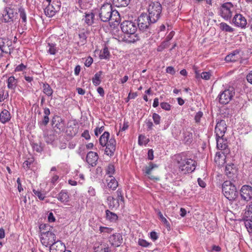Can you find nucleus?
Instances as JSON below:
<instances>
[{"label":"nucleus","mask_w":252,"mask_h":252,"mask_svg":"<svg viewBox=\"0 0 252 252\" xmlns=\"http://www.w3.org/2000/svg\"><path fill=\"white\" fill-rule=\"evenodd\" d=\"M226 127L224 120H221L218 122L215 129L216 137H223L226 131Z\"/></svg>","instance_id":"14"},{"label":"nucleus","mask_w":252,"mask_h":252,"mask_svg":"<svg viewBox=\"0 0 252 252\" xmlns=\"http://www.w3.org/2000/svg\"><path fill=\"white\" fill-rule=\"evenodd\" d=\"M160 107L162 109L165 110H170L171 109V105L167 102H161L160 103Z\"/></svg>","instance_id":"53"},{"label":"nucleus","mask_w":252,"mask_h":252,"mask_svg":"<svg viewBox=\"0 0 252 252\" xmlns=\"http://www.w3.org/2000/svg\"><path fill=\"white\" fill-rule=\"evenodd\" d=\"M247 80L249 83L252 84V70L247 75Z\"/></svg>","instance_id":"64"},{"label":"nucleus","mask_w":252,"mask_h":252,"mask_svg":"<svg viewBox=\"0 0 252 252\" xmlns=\"http://www.w3.org/2000/svg\"><path fill=\"white\" fill-rule=\"evenodd\" d=\"M94 15L93 13L89 12L85 13V18L83 19V20H84V22L88 26H91L94 23Z\"/></svg>","instance_id":"29"},{"label":"nucleus","mask_w":252,"mask_h":252,"mask_svg":"<svg viewBox=\"0 0 252 252\" xmlns=\"http://www.w3.org/2000/svg\"><path fill=\"white\" fill-rule=\"evenodd\" d=\"M234 9L233 4L230 2H225L221 5L219 8V15L225 21H229L232 19Z\"/></svg>","instance_id":"8"},{"label":"nucleus","mask_w":252,"mask_h":252,"mask_svg":"<svg viewBox=\"0 0 252 252\" xmlns=\"http://www.w3.org/2000/svg\"><path fill=\"white\" fill-rule=\"evenodd\" d=\"M222 192L229 200H234L238 195L236 187L229 181H225L222 185Z\"/></svg>","instance_id":"7"},{"label":"nucleus","mask_w":252,"mask_h":252,"mask_svg":"<svg viewBox=\"0 0 252 252\" xmlns=\"http://www.w3.org/2000/svg\"><path fill=\"white\" fill-rule=\"evenodd\" d=\"M12 41L7 38H0V49L5 54L10 53Z\"/></svg>","instance_id":"16"},{"label":"nucleus","mask_w":252,"mask_h":252,"mask_svg":"<svg viewBox=\"0 0 252 252\" xmlns=\"http://www.w3.org/2000/svg\"><path fill=\"white\" fill-rule=\"evenodd\" d=\"M87 34V32H81L79 33L78 35L80 39V42L82 45H83L86 43Z\"/></svg>","instance_id":"42"},{"label":"nucleus","mask_w":252,"mask_h":252,"mask_svg":"<svg viewBox=\"0 0 252 252\" xmlns=\"http://www.w3.org/2000/svg\"><path fill=\"white\" fill-rule=\"evenodd\" d=\"M43 92L48 96L52 97L53 90L47 83L43 84Z\"/></svg>","instance_id":"32"},{"label":"nucleus","mask_w":252,"mask_h":252,"mask_svg":"<svg viewBox=\"0 0 252 252\" xmlns=\"http://www.w3.org/2000/svg\"><path fill=\"white\" fill-rule=\"evenodd\" d=\"M240 195L242 199L249 201L252 199V187L249 185H244L240 190Z\"/></svg>","instance_id":"15"},{"label":"nucleus","mask_w":252,"mask_h":252,"mask_svg":"<svg viewBox=\"0 0 252 252\" xmlns=\"http://www.w3.org/2000/svg\"><path fill=\"white\" fill-rule=\"evenodd\" d=\"M102 71H99L98 72L96 73L94 77L92 78V82L93 84L96 86L99 85L101 83V76L102 74Z\"/></svg>","instance_id":"34"},{"label":"nucleus","mask_w":252,"mask_h":252,"mask_svg":"<svg viewBox=\"0 0 252 252\" xmlns=\"http://www.w3.org/2000/svg\"><path fill=\"white\" fill-rule=\"evenodd\" d=\"M109 135L108 132H104L100 137L99 142L101 146L106 147L105 154L111 157L114 155L116 150V141L113 138L109 139Z\"/></svg>","instance_id":"3"},{"label":"nucleus","mask_w":252,"mask_h":252,"mask_svg":"<svg viewBox=\"0 0 252 252\" xmlns=\"http://www.w3.org/2000/svg\"><path fill=\"white\" fill-rule=\"evenodd\" d=\"M47 52L50 55H55L58 51L59 49L56 47L57 44L54 42H50V39L49 38L47 40Z\"/></svg>","instance_id":"23"},{"label":"nucleus","mask_w":252,"mask_h":252,"mask_svg":"<svg viewBox=\"0 0 252 252\" xmlns=\"http://www.w3.org/2000/svg\"><path fill=\"white\" fill-rule=\"evenodd\" d=\"M33 161V158H29L28 160L25 161L23 164V168L26 170L30 169L31 164Z\"/></svg>","instance_id":"46"},{"label":"nucleus","mask_w":252,"mask_h":252,"mask_svg":"<svg viewBox=\"0 0 252 252\" xmlns=\"http://www.w3.org/2000/svg\"><path fill=\"white\" fill-rule=\"evenodd\" d=\"M106 218L111 222H115L118 220V216L116 214L108 210H106Z\"/></svg>","instance_id":"31"},{"label":"nucleus","mask_w":252,"mask_h":252,"mask_svg":"<svg viewBox=\"0 0 252 252\" xmlns=\"http://www.w3.org/2000/svg\"><path fill=\"white\" fill-rule=\"evenodd\" d=\"M146 125L148 130H152L153 127V124L151 120H146Z\"/></svg>","instance_id":"60"},{"label":"nucleus","mask_w":252,"mask_h":252,"mask_svg":"<svg viewBox=\"0 0 252 252\" xmlns=\"http://www.w3.org/2000/svg\"><path fill=\"white\" fill-rule=\"evenodd\" d=\"M195 73L196 78L201 77L202 79L205 80H209L211 76V73L210 72H203L201 73V74H200L198 73V72L197 70H196L195 71Z\"/></svg>","instance_id":"36"},{"label":"nucleus","mask_w":252,"mask_h":252,"mask_svg":"<svg viewBox=\"0 0 252 252\" xmlns=\"http://www.w3.org/2000/svg\"><path fill=\"white\" fill-rule=\"evenodd\" d=\"M106 182L108 188L115 190L118 186V183L113 177H109L106 178Z\"/></svg>","instance_id":"27"},{"label":"nucleus","mask_w":252,"mask_h":252,"mask_svg":"<svg viewBox=\"0 0 252 252\" xmlns=\"http://www.w3.org/2000/svg\"><path fill=\"white\" fill-rule=\"evenodd\" d=\"M32 148L37 152H40L42 151L41 147L37 143H33L32 144Z\"/></svg>","instance_id":"57"},{"label":"nucleus","mask_w":252,"mask_h":252,"mask_svg":"<svg viewBox=\"0 0 252 252\" xmlns=\"http://www.w3.org/2000/svg\"><path fill=\"white\" fill-rule=\"evenodd\" d=\"M93 60L91 57H89L86 60L85 65L87 67H89L92 64Z\"/></svg>","instance_id":"58"},{"label":"nucleus","mask_w":252,"mask_h":252,"mask_svg":"<svg viewBox=\"0 0 252 252\" xmlns=\"http://www.w3.org/2000/svg\"><path fill=\"white\" fill-rule=\"evenodd\" d=\"M178 167L181 174H186L193 172L196 167L195 161L185 157H180L178 159Z\"/></svg>","instance_id":"4"},{"label":"nucleus","mask_w":252,"mask_h":252,"mask_svg":"<svg viewBox=\"0 0 252 252\" xmlns=\"http://www.w3.org/2000/svg\"><path fill=\"white\" fill-rule=\"evenodd\" d=\"M118 200L124 201V197L122 193V191L119 189L117 191Z\"/></svg>","instance_id":"63"},{"label":"nucleus","mask_w":252,"mask_h":252,"mask_svg":"<svg viewBox=\"0 0 252 252\" xmlns=\"http://www.w3.org/2000/svg\"><path fill=\"white\" fill-rule=\"evenodd\" d=\"M40 241L42 244L46 247L50 246L56 242V235L51 231L41 232Z\"/></svg>","instance_id":"11"},{"label":"nucleus","mask_w":252,"mask_h":252,"mask_svg":"<svg viewBox=\"0 0 252 252\" xmlns=\"http://www.w3.org/2000/svg\"><path fill=\"white\" fill-rule=\"evenodd\" d=\"M32 191L34 195L38 197L39 199L40 200H43L44 199L45 197V194L44 192H41L39 190H35V189H33Z\"/></svg>","instance_id":"44"},{"label":"nucleus","mask_w":252,"mask_h":252,"mask_svg":"<svg viewBox=\"0 0 252 252\" xmlns=\"http://www.w3.org/2000/svg\"><path fill=\"white\" fill-rule=\"evenodd\" d=\"M158 167L157 165L152 162H150L148 166L145 167L144 171L146 175H150L154 168Z\"/></svg>","instance_id":"39"},{"label":"nucleus","mask_w":252,"mask_h":252,"mask_svg":"<svg viewBox=\"0 0 252 252\" xmlns=\"http://www.w3.org/2000/svg\"><path fill=\"white\" fill-rule=\"evenodd\" d=\"M82 136L85 138L86 140H88L90 138V135L89 131L87 130H85L82 134Z\"/></svg>","instance_id":"62"},{"label":"nucleus","mask_w":252,"mask_h":252,"mask_svg":"<svg viewBox=\"0 0 252 252\" xmlns=\"http://www.w3.org/2000/svg\"><path fill=\"white\" fill-rule=\"evenodd\" d=\"M225 171L228 177L231 178L237 175V169L234 164H227L226 165Z\"/></svg>","instance_id":"21"},{"label":"nucleus","mask_w":252,"mask_h":252,"mask_svg":"<svg viewBox=\"0 0 252 252\" xmlns=\"http://www.w3.org/2000/svg\"><path fill=\"white\" fill-rule=\"evenodd\" d=\"M88 193L90 197H94L95 195V189L92 187H90L88 188Z\"/></svg>","instance_id":"55"},{"label":"nucleus","mask_w":252,"mask_h":252,"mask_svg":"<svg viewBox=\"0 0 252 252\" xmlns=\"http://www.w3.org/2000/svg\"><path fill=\"white\" fill-rule=\"evenodd\" d=\"M232 24L235 27L241 29H245L247 25V21L246 18L241 14L235 13L234 17L231 19Z\"/></svg>","instance_id":"13"},{"label":"nucleus","mask_w":252,"mask_h":252,"mask_svg":"<svg viewBox=\"0 0 252 252\" xmlns=\"http://www.w3.org/2000/svg\"><path fill=\"white\" fill-rule=\"evenodd\" d=\"M17 12L16 9L12 6L5 7L1 12L0 21L10 24L14 23L17 19Z\"/></svg>","instance_id":"6"},{"label":"nucleus","mask_w":252,"mask_h":252,"mask_svg":"<svg viewBox=\"0 0 252 252\" xmlns=\"http://www.w3.org/2000/svg\"><path fill=\"white\" fill-rule=\"evenodd\" d=\"M99 16L100 20L104 22L111 20L112 22H119L120 16L116 10H113L112 5L108 3L103 4L100 8Z\"/></svg>","instance_id":"2"},{"label":"nucleus","mask_w":252,"mask_h":252,"mask_svg":"<svg viewBox=\"0 0 252 252\" xmlns=\"http://www.w3.org/2000/svg\"><path fill=\"white\" fill-rule=\"evenodd\" d=\"M121 28L125 34H129L125 40L128 43H134L140 40V37L136 32L137 30V23L133 21H125L122 23Z\"/></svg>","instance_id":"1"},{"label":"nucleus","mask_w":252,"mask_h":252,"mask_svg":"<svg viewBox=\"0 0 252 252\" xmlns=\"http://www.w3.org/2000/svg\"><path fill=\"white\" fill-rule=\"evenodd\" d=\"M10 119V114L8 111L6 109L3 110L0 113V121L4 124L8 122Z\"/></svg>","instance_id":"28"},{"label":"nucleus","mask_w":252,"mask_h":252,"mask_svg":"<svg viewBox=\"0 0 252 252\" xmlns=\"http://www.w3.org/2000/svg\"><path fill=\"white\" fill-rule=\"evenodd\" d=\"M220 28L221 31L225 32H232L234 31V28L224 22H221L220 24Z\"/></svg>","instance_id":"35"},{"label":"nucleus","mask_w":252,"mask_h":252,"mask_svg":"<svg viewBox=\"0 0 252 252\" xmlns=\"http://www.w3.org/2000/svg\"><path fill=\"white\" fill-rule=\"evenodd\" d=\"M104 126H101L99 127L95 128L94 130V134L96 136H98L99 134H100L104 130Z\"/></svg>","instance_id":"56"},{"label":"nucleus","mask_w":252,"mask_h":252,"mask_svg":"<svg viewBox=\"0 0 252 252\" xmlns=\"http://www.w3.org/2000/svg\"><path fill=\"white\" fill-rule=\"evenodd\" d=\"M112 230V228L107 227L100 226L99 227V231L100 233H110Z\"/></svg>","instance_id":"51"},{"label":"nucleus","mask_w":252,"mask_h":252,"mask_svg":"<svg viewBox=\"0 0 252 252\" xmlns=\"http://www.w3.org/2000/svg\"><path fill=\"white\" fill-rule=\"evenodd\" d=\"M169 43L167 41H164L161 43V44L158 46L157 48V51L158 52H161L164 49L166 48L168 46Z\"/></svg>","instance_id":"48"},{"label":"nucleus","mask_w":252,"mask_h":252,"mask_svg":"<svg viewBox=\"0 0 252 252\" xmlns=\"http://www.w3.org/2000/svg\"><path fill=\"white\" fill-rule=\"evenodd\" d=\"M150 238L151 239H152L153 241H155L158 239V235L157 234V233L155 231H152L150 233Z\"/></svg>","instance_id":"61"},{"label":"nucleus","mask_w":252,"mask_h":252,"mask_svg":"<svg viewBox=\"0 0 252 252\" xmlns=\"http://www.w3.org/2000/svg\"><path fill=\"white\" fill-rule=\"evenodd\" d=\"M115 170L113 164H109L106 169V174L108 176L107 177L110 176L113 177L112 175L115 173Z\"/></svg>","instance_id":"38"},{"label":"nucleus","mask_w":252,"mask_h":252,"mask_svg":"<svg viewBox=\"0 0 252 252\" xmlns=\"http://www.w3.org/2000/svg\"><path fill=\"white\" fill-rule=\"evenodd\" d=\"M162 11V7L160 3L158 2H151L148 8V16L151 19L152 23L157 22L160 17Z\"/></svg>","instance_id":"5"},{"label":"nucleus","mask_w":252,"mask_h":252,"mask_svg":"<svg viewBox=\"0 0 252 252\" xmlns=\"http://www.w3.org/2000/svg\"><path fill=\"white\" fill-rule=\"evenodd\" d=\"M109 241L112 246L115 247H119L123 242L122 236L120 233L114 234L109 237Z\"/></svg>","instance_id":"17"},{"label":"nucleus","mask_w":252,"mask_h":252,"mask_svg":"<svg viewBox=\"0 0 252 252\" xmlns=\"http://www.w3.org/2000/svg\"><path fill=\"white\" fill-rule=\"evenodd\" d=\"M240 56L239 55V51L235 50L231 54L228 55L225 58V60L227 62H234L239 60Z\"/></svg>","instance_id":"26"},{"label":"nucleus","mask_w":252,"mask_h":252,"mask_svg":"<svg viewBox=\"0 0 252 252\" xmlns=\"http://www.w3.org/2000/svg\"><path fill=\"white\" fill-rule=\"evenodd\" d=\"M111 252V251L108 246V244L105 243L101 244L97 248V250L95 249V252Z\"/></svg>","instance_id":"37"},{"label":"nucleus","mask_w":252,"mask_h":252,"mask_svg":"<svg viewBox=\"0 0 252 252\" xmlns=\"http://www.w3.org/2000/svg\"><path fill=\"white\" fill-rule=\"evenodd\" d=\"M52 125L54 128L60 130L63 129L64 126V123L63 119L58 116H55L52 120Z\"/></svg>","instance_id":"20"},{"label":"nucleus","mask_w":252,"mask_h":252,"mask_svg":"<svg viewBox=\"0 0 252 252\" xmlns=\"http://www.w3.org/2000/svg\"><path fill=\"white\" fill-rule=\"evenodd\" d=\"M149 142V139L144 135H140L138 137V144L140 145H146Z\"/></svg>","instance_id":"45"},{"label":"nucleus","mask_w":252,"mask_h":252,"mask_svg":"<svg viewBox=\"0 0 252 252\" xmlns=\"http://www.w3.org/2000/svg\"><path fill=\"white\" fill-rule=\"evenodd\" d=\"M130 0H113V3L117 7H126L127 6Z\"/></svg>","instance_id":"33"},{"label":"nucleus","mask_w":252,"mask_h":252,"mask_svg":"<svg viewBox=\"0 0 252 252\" xmlns=\"http://www.w3.org/2000/svg\"><path fill=\"white\" fill-rule=\"evenodd\" d=\"M137 28L142 32L147 31L149 28L152 22L147 14L142 13L138 18Z\"/></svg>","instance_id":"10"},{"label":"nucleus","mask_w":252,"mask_h":252,"mask_svg":"<svg viewBox=\"0 0 252 252\" xmlns=\"http://www.w3.org/2000/svg\"><path fill=\"white\" fill-rule=\"evenodd\" d=\"M217 140V147L218 149L221 151H226V153H227V143L226 139H224L223 137H216Z\"/></svg>","instance_id":"22"},{"label":"nucleus","mask_w":252,"mask_h":252,"mask_svg":"<svg viewBox=\"0 0 252 252\" xmlns=\"http://www.w3.org/2000/svg\"><path fill=\"white\" fill-rule=\"evenodd\" d=\"M27 66L24 65L23 63H21L16 66L15 69V71H22L26 69Z\"/></svg>","instance_id":"54"},{"label":"nucleus","mask_w":252,"mask_h":252,"mask_svg":"<svg viewBox=\"0 0 252 252\" xmlns=\"http://www.w3.org/2000/svg\"><path fill=\"white\" fill-rule=\"evenodd\" d=\"M166 71L167 73H169L172 75H174L175 73V71L173 67L172 66H168L166 69Z\"/></svg>","instance_id":"59"},{"label":"nucleus","mask_w":252,"mask_h":252,"mask_svg":"<svg viewBox=\"0 0 252 252\" xmlns=\"http://www.w3.org/2000/svg\"><path fill=\"white\" fill-rule=\"evenodd\" d=\"M137 243L138 245L144 248H149L152 245L151 243H149L147 242L146 240L141 238H139L138 240Z\"/></svg>","instance_id":"41"},{"label":"nucleus","mask_w":252,"mask_h":252,"mask_svg":"<svg viewBox=\"0 0 252 252\" xmlns=\"http://www.w3.org/2000/svg\"><path fill=\"white\" fill-rule=\"evenodd\" d=\"M65 246L61 241H57L50 246V252H64Z\"/></svg>","instance_id":"18"},{"label":"nucleus","mask_w":252,"mask_h":252,"mask_svg":"<svg viewBox=\"0 0 252 252\" xmlns=\"http://www.w3.org/2000/svg\"><path fill=\"white\" fill-rule=\"evenodd\" d=\"M18 12L19 13L22 23L24 25V26H25L27 23V13L26 10L23 7H20L18 9Z\"/></svg>","instance_id":"30"},{"label":"nucleus","mask_w":252,"mask_h":252,"mask_svg":"<svg viewBox=\"0 0 252 252\" xmlns=\"http://www.w3.org/2000/svg\"><path fill=\"white\" fill-rule=\"evenodd\" d=\"M184 141L187 144L190 143L192 139V134L189 132H186L184 133Z\"/></svg>","instance_id":"43"},{"label":"nucleus","mask_w":252,"mask_h":252,"mask_svg":"<svg viewBox=\"0 0 252 252\" xmlns=\"http://www.w3.org/2000/svg\"><path fill=\"white\" fill-rule=\"evenodd\" d=\"M246 214L249 217L252 218V202L247 206Z\"/></svg>","instance_id":"50"},{"label":"nucleus","mask_w":252,"mask_h":252,"mask_svg":"<svg viewBox=\"0 0 252 252\" xmlns=\"http://www.w3.org/2000/svg\"><path fill=\"white\" fill-rule=\"evenodd\" d=\"M203 116V112L201 111H198L197 112L194 117V120L196 123H199L200 119Z\"/></svg>","instance_id":"52"},{"label":"nucleus","mask_w":252,"mask_h":252,"mask_svg":"<svg viewBox=\"0 0 252 252\" xmlns=\"http://www.w3.org/2000/svg\"><path fill=\"white\" fill-rule=\"evenodd\" d=\"M60 2L58 0H53L52 4H48L44 9L45 14L49 17H52L60 10Z\"/></svg>","instance_id":"12"},{"label":"nucleus","mask_w":252,"mask_h":252,"mask_svg":"<svg viewBox=\"0 0 252 252\" xmlns=\"http://www.w3.org/2000/svg\"><path fill=\"white\" fill-rule=\"evenodd\" d=\"M245 224L248 232L249 233L252 232V221L251 220H247L245 222Z\"/></svg>","instance_id":"49"},{"label":"nucleus","mask_w":252,"mask_h":252,"mask_svg":"<svg viewBox=\"0 0 252 252\" xmlns=\"http://www.w3.org/2000/svg\"><path fill=\"white\" fill-rule=\"evenodd\" d=\"M98 159V155L97 153L94 152H89L86 156V161L92 166L96 164Z\"/></svg>","instance_id":"19"},{"label":"nucleus","mask_w":252,"mask_h":252,"mask_svg":"<svg viewBox=\"0 0 252 252\" xmlns=\"http://www.w3.org/2000/svg\"><path fill=\"white\" fill-rule=\"evenodd\" d=\"M235 94L234 89L232 87L225 89L219 95V102L221 104H227L232 98Z\"/></svg>","instance_id":"9"},{"label":"nucleus","mask_w":252,"mask_h":252,"mask_svg":"<svg viewBox=\"0 0 252 252\" xmlns=\"http://www.w3.org/2000/svg\"><path fill=\"white\" fill-rule=\"evenodd\" d=\"M152 118H153L154 122L156 125H159L160 124L161 117L158 114L156 113H154L153 114Z\"/></svg>","instance_id":"47"},{"label":"nucleus","mask_w":252,"mask_h":252,"mask_svg":"<svg viewBox=\"0 0 252 252\" xmlns=\"http://www.w3.org/2000/svg\"><path fill=\"white\" fill-rule=\"evenodd\" d=\"M57 199L62 203H66L69 201V194L66 190H62L58 194Z\"/></svg>","instance_id":"25"},{"label":"nucleus","mask_w":252,"mask_h":252,"mask_svg":"<svg viewBox=\"0 0 252 252\" xmlns=\"http://www.w3.org/2000/svg\"><path fill=\"white\" fill-rule=\"evenodd\" d=\"M8 89L14 91L18 85V80L13 76L8 77L6 80Z\"/></svg>","instance_id":"24"},{"label":"nucleus","mask_w":252,"mask_h":252,"mask_svg":"<svg viewBox=\"0 0 252 252\" xmlns=\"http://www.w3.org/2000/svg\"><path fill=\"white\" fill-rule=\"evenodd\" d=\"M109 56L110 53L107 47H105L103 48V51L100 53L99 55L100 58L101 59H107L109 58Z\"/></svg>","instance_id":"40"}]
</instances>
